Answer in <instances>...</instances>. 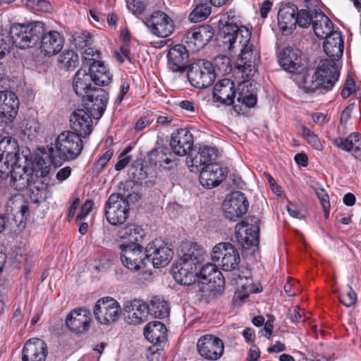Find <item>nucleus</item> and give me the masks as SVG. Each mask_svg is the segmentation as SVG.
Returning a JSON list of instances; mask_svg holds the SVG:
<instances>
[{
	"label": "nucleus",
	"instance_id": "obj_47",
	"mask_svg": "<svg viewBox=\"0 0 361 361\" xmlns=\"http://www.w3.org/2000/svg\"><path fill=\"white\" fill-rule=\"evenodd\" d=\"M211 12L212 8L208 3H199L189 14L188 20L191 23L202 22L209 17Z\"/></svg>",
	"mask_w": 361,
	"mask_h": 361
},
{
	"label": "nucleus",
	"instance_id": "obj_60",
	"mask_svg": "<svg viewBox=\"0 0 361 361\" xmlns=\"http://www.w3.org/2000/svg\"><path fill=\"white\" fill-rule=\"evenodd\" d=\"M129 90H130L129 82H127L126 80L123 81L122 85L120 87L119 94H118V96L116 99V101H115V104L116 105L121 104V103L122 102V101L123 99L124 96L128 92Z\"/></svg>",
	"mask_w": 361,
	"mask_h": 361
},
{
	"label": "nucleus",
	"instance_id": "obj_2",
	"mask_svg": "<svg viewBox=\"0 0 361 361\" xmlns=\"http://www.w3.org/2000/svg\"><path fill=\"white\" fill-rule=\"evenodd\" d=\"M229 33L219 32L218 37L222 41L224 48L231 51L237 47L240 49L238 59L237 68L241 71L244 78L252 77L257 71V64L259 60V54L250 43L252 32L245 26L241 25Z\"/></svg>",
	"mask_w": 361,
	"mask_h": 361
},
{
	"label": "nucleus",
	"instance_id": "obj_26",
	"mask_svg": "<svg viewBox=\"0 0 361 361\" xmlns=\"http://www.w3.org/2000/svg\"><path fill=\"white\" fill-rule=\"evenodd\" d=\"M235 96V85L232 80L224 78L215 84L212 93L214 102H220L223 105L230 106L234 104Z\"/></svg>",
	"mask_w": 361,
	"mask_h": 361
},
{
	"label": "nucleus",
	"instance_id": "obj_8",
	"mask_svg": "<svg viewBox=\"0 0 361 361\" xmlns=\"http://www.w3.org/2000/svg\"><path fill=\"white\" fill-rule=\"evenodd\" d=\"M130 213V205L125 196L119 193L111 194L105 203L104 214L112 226L123 224Z\"/></svg>",
	"mask_w": 361,
	"mask_h": 361
},
{
	"label": "nucleus",
	"instance_id": "obj_20",
	"mask_svg": "<svg viewBox=\"0 0 361 361\" xmlns=\"http://www.w3.org/2000/svg\"><path fill=\"white\" fill-rule=\"evenodd\" d=\"M228 169L219 163H210L204 166L200 174V184L207 188L218 186L227 176Z\"/></svg>",
	"mask_w": 361,
	"mask_h": 361
},
{
	"label": "nucleus",
	"instance_id": "obj_30",
	"mask_svg": "<svg viewBox=\"0 0 361 361\" xmlns=\"http://www.w3.org/2000/svg\"><path fill=\"white\" fill-rule=\"evenodd\" d=\"M19 100L11 91L0 92V118L6 123L11 122L17 115Z\"/></svg>",
	"mask_w": 361,
	"mask_h": 361
},
{
	"label": "nucleus",
	"instance_id": "obj_48",
	"mask_svg": "<svg viewBox=\"0 0 361 361\" xmlns=\"http://www.w3.org/2000/svg\"><path fill=\"white\" fill-rule=\"evenodd\" d=\"M249 87H252L251 82L243 84L241 91L238 94L237 101L247 108H252L256 105L257 97L255 93L249 91Z\"/></svg>",
	"mask_w": 361,
	"mask_h": 361
},
{
	"label": "nucleus",
	"instance_id": "obj_35",
	"mask_svg": "<svg viewBox=\"0 0 361 361\" xmlns=\"http://www.w3.org/2000/svg\"><path fill=\"white\" fill-rule=\"evenodd\" d=\"M89 75L96 85L106 86L112 81V75L101 61L93 60L88 68Z\"/></svg>",
	"mask_w": 361,
	"mask_h": 361
},
{
	"label": "nucleus",
	"instance_id": "obj_10",
	"mask_svg": "<svg viewBox=\"0 0 361 361\" xmlns=\"http://www.w3.org/2000/svg\"><path fill=\"white\" fill-rule=\"evenodd\" d=\"M121 306L112 298H103L94 305L93 313L95 319L101 324L109 325L117 321L121 315Z\"/></svg>",
	"mask_w": 361,
	"mask_h": 361
},
{
	"label": "nucleus",
	"instance_id": "obj_15",
	"mask_svg": "<svg viewBox=\"0 0 361 361\" xmlns=\"http://www.w3.org/2000/svg\"><path fill=\"white\" fill-rule=\"evenodd\" d=\"M183 255L176 264L183 268L197 272L204 259V250L197 243L187 242L182 248Z\"/></svg>",
	"mask_w": 361,
	"mask_h": 361
},
{
	"label": "nucleus",
	"instance_id": "obj_12",
	"mask_svg": "<svg viewBox=\"0 0 361 361\" xmlns=\"http://www.w3.org/2000/svg\"><path fill=\"white\" fill-rule=\"evenodd\" d=\"M147 258L155 268L164 267L171 261L173 250L161 239H155L145 247Z\"/></svg>",
	"mask_w": 361,
	"mask_h": 361
},
{
	"label": "nucleus",
	"instance_id": "obj_63",
	"mask_svg": "<svg viewBox=\"0 0 361 361\" xmlns=\"http://www.w3.org/2000/svg\"><path fill=\"white\" fill-rule=\"evenodd\" d=\"M178 106L189 113H195L197 111V106L192 101L183 100L179 102Z\"/></svg>",
	"mask_w": 361,
	"mask_h": 361
},
{
	"label": "nucleus",
	"instance_id": "obj_27",
	"mask_svg": "<svg viewBox=\"0 0 361 361\" xmlns=\"http://www.w3.org/2000/svg\"><path fill=\"white\" fill-rule=\"evenodd\" d=\"M124 311L128 313L126 322L130 324H140L147 321L149 315L148 303L135 299L124 305Z\"/></svg>",
	"mask_w": 361,
	"mask_h": 361
},
{
	"label": "nucleus",
	"instance_id": "obj_39",
	"mask_svg": "<svg viewBox=\"0 0 361 361\" xmlns=\"http://www.w3.org/2000/svg\"><path fill=\"white\" fill-rule=\"evenodd\" d=\"M91 75L86 70L80 68L74 75L73 81V87L75 94L85 98V96L89 94L94 87H92Z\"/></svg>",
	"mask_w": 361,
	"mask_h": 361
},
{
	"label": "nucleus",
	"instance_id": "obj_9",
	"mask_svg": "<svg viewBox=\"0 0 361 361\" xmlns=\"http://www.w3.org/2000/svg\"><path fill=\"white\" fill-rule=\"evenodd\" d=\"M142 22L152 35L160 38L169 37L175 30L173 19L161 11H154L149 16L145 17Z\"/></svg>",
	"mask_w": 361,
	"mask_h": 361
},
{
	"label": "nucleus",
	"instance_id": "obj_55",
	"mask_svg": "<svg viewBox=\"0 0 361 361\" xmlns=\"http://www.w3.org/2000/svg\"><path fill=\"white\" fill-rule=\"evenodd\" d=\"M74 42L78 49H84L92 44V36L87 32H82L75 35Z\"/></svg>",
	"mask_w": 361,
	"mask_h": 361
},
{
	"label": "nucleus",
	"instance_id": "obj_5",
	"mask_svg": "<svg viewBox=\"0 0 361 361\" xmlns=\"http://www.w3.org/2000/svg\"><path fill=\"white\" fill-rule=\"evenodd\" d=\"M27 162V157L20 154L18 141L12 137H4L0 141V178L9 176V169Z\"/></svg>",
	"mask_w": 361,
	"mask_h": 361
},
{
	"label": "nucleus",
	"instance_id": "obj_42",
	"mask_svg": "<svg viewBox=\"0 0 361 361\" xmlns=\"http://www.w3.org/2000/svg\"><path fill=\"white\" fill-rule=\"evenodd\" d=\"M222 23V27L219 29V32L229 33V30L233 31V29L237 30V27L242 25L240 16L235 9H230L224 13L219 20Z\"/></svg>",
	"mask_w": 361,
	"mask_h": 361
},
{
	"label": "nucleus",
	"instance_id": "obj_50",
	"mask_svg": "<svg viewBox=\"0 0 361 361\" xmlns=\"http://www.w3.org/2000/svg\"><path fill=\"white\" fill-rule=\"evenodd\" d=\"M251 276V272L248 269L245 271L236 270L233 273V280L245 291H252V289L250 288V286L252 284Z\"/></svg>",
	"mask_w": 361,
	"mask_h": 361
},
{
	"label": "nucleus",
	"instance_id": "obj_23",
	"mask_svg": "<svg viewBox=\"0 0 361 361\" xmlns=\"http://www.w3.org/2000/svg\"><path fill=\"white\" fill-rule=\"evenodd\" d=\"M9 171L11 186L16 190L20 191L29 188L35 180L33 170L28 166L27 162L12 166Z\"/></svg>",
	"mask_w": 361,
	"mask_h": 361
},
{
	"label": "nucleus",
	"instance_id": "obj_58",
	"mask_svg": "<svg viewBox=\"0 0 361 361\" xmlns=\"http://www.w3.org/2000/svg\"><path fill=\"white\" fill-rule=\"evenodd\" d=\"M354 88H355L354 80L353 78H351L350 77H348L345 81V83L343 86L341 92L342 97L344 99L348 97L351 94Z\"/></svg>",
	"mask_w": 361,
	"mask_h": 361
},
{
	"label": "nucleus",
	"instance_id": "obj_64",
	"mask_svg": "<svg viewBox=\"0 0 361 361\" xmlns=\"http://www.w3.org/2000/svg\"><path fill=\"white\" fill-rule=\"evenodd\" d=\"M72 172V169L70 166H65L61 169L56 175V178L59 182L61 183L69 178Z\"/></svg>",
	"mask_w": 361,
	"mask_h": 361
},
{
	"label": "nucleus",
	"instance_id": "obj_53",
	"mask_svg": "<svg viewBox=\"0 0 361 361\" xmlns=\"http://www.w3.org/2000/svg\"><path fill=\"white\" fill-rule=\"evenodd\" d=\"M230 243H220L216 245L212 251L211 258L214 262H219L221 261L222 257L227 253L228 245H231Z\"/></svg>",
	"mask_w": 361,
	"mask_h": 361
},
{
	"label": "nucleus",
	"instance_id": "obj_17",
	"mask_svg": "<svg viewBox=\"0 0 361 361\" xmlns=\"http://www.w3.org/2000/svg\"><path fill=\"white\" fill-rule=\"evenodd\" d=\"M280 66L286 71L300 74L305 68L302 51L295 47L288 46L278 55Z\"/></svg>",
	"mask_w": 361,
	"mask_h": 361
},
{
	"label": "nucleus",
	"instance_id": "obj_61",
	"mask_svg": "<svg viewBox=\"0 0 361 361\" xmlns=\"http://www.w3.org/2000/svg\"><path fill=\"white\" fill-rule=\"evenodd\" d=\"M11 49V42L6 41L4 36L0 35V59L10 53Z\"/></svg>",
	"mask_w": 361,
	"mask_h": 361
},
{
	"label": "nucleus",
	"instance_id": "obj_29",
	"mask_svg": "<svg viewBox=\"0 0 361 361\" xmlns=\"http://www.w3.org/2000/svg\"><path fill=\"white\" fill-rule=\"evenodd\" d=\"M117 235L122 240L119 245L135 247L142 245L146 233L141 226L135 224H129L119 229Z\"/></svg>",
	"mask_w": 361,
	"mask_h": 361
},
{
	"label": "nucleus",
	"instance_id": "obj_38",
	"mask_svg": "<svg viewBox=\"0 0 361 361\" xmlns=\"http://www.w3.org/2000/svg\"><path fill=\"white\" fill-rule=\"evenodd\" d=\"M334 144L338 148L346 151H353V156L361 159V135L357 133H351L346 138L337 137Z\"/></svg>",
	"mask_w": 361,
	"mask_h": 361
},
{
	"label": "nucleus",
	"instance_id": "obj_36",
	"mask_svg": "<svg viewBox=\"0 0 361 361\" xmlns=\"http://www.w3.org/2000/svg\"><path fill=\"white\" fill-rule=\"evenodd\" d=\"M147 159L150 165L159 167H165V165H169L176 159L170 148L164 145L149 151Z\"/></svg>",
	"mask_w": 361,
	"mask_h": 361
},
{
	"label": "nucleus",
	"instance_id": "obj_34",
	"mask_svg": "<svg viewBox=\"0 0 361 361\" xmlns=\"http://www.w3.org/2000/svg\"><path fill=\"white\" fill-rule=\"evenodd\" d=\"M173 278L177 283L183 286H192V289L202 293H205L204 287H201L200 283H197V273L182 266L176 264L173 267Z\"/></svg>",
	"mask_w": 361,
	"mask_h": 361
},
{
	"label": "nucleus",
	"instance_id": "obj_32",
	"mask_svg": "<svg viewBox=\"0 0 361 361\" xmlns=\"http://www.w3.org/2000/svg\"><path fill=\"white\" fill-rule=\"evenodd\" d=\"M197 283H200L201 287H204L205 293L212 290L213 285L218 283V286L221 281V273L218 270L216 266L212 263H207L197 270Z\"/></svg>",
	"mask_w": 361,
	"mask_h": 361
},
{
	"label": "nucleus",
	"instance_id": "obj_28",
	"mask_svg": "<svg viewBox=\"0 0 361 361\" xmlns=\"http://www.w3.org/2000/svg\"><path fill=\"white\" fill-rule=\"evenodd\" d=\"M48 353L46 343L33 338L27 341L22 350V361H45Z\"/></svg>",
	"mask_w": 361,
	"mask_h": 361
},
{
	"label": "nucleus",
	"instance_id": "obj_54",
	"mask_svg": "<svg viewBox=\"0 0 361 361\" xmlns=\"http://www.w3.org/2000/svg\"><path fill=\"white\" fill-rule=\"evenodd\" d=\"M27 6L34 12H49L51 5L46 0H27Z\"/></svg>",
	"mask_w": 361,
	"mask_h": 361
},
{
	"label": "nucleus",
	"instance_id": "obj_52",
	"mask_svg": "<svg viewBox=\"0 0 361 361\" xmlns=\"http://www.w3.org/2000/svg\"><path fill=\"white\" fill-rule=\"evenodd\" d=\"M114 154L113 149L107 150L102 157L99 158V159L94 163L93 166V172L97 175L102 173V171L105 169L108 162L112 158Z\"/></svg>",
	"mask_w": 361,
	"mask_h": 361
},
{
	"label": "nucleus",
	"instance_id": "obj_14",
	"mask_svg": "<svg viewBox=\"0 0 361 361\" xmlns=\"http://www.w3.org/2000/svg\"><path fill=\"white\" fill-rule=\"evenodd\" d=\"M197 349L200 355L205 360L215 361L222 357L224 343L220 338L207 334L198 339Z\"/></svg>",
	"mask_w": 361,
	"mask_h": 361
},
{
	"label": "nucleus",
	"instance_id": "obj_19",
	"mask_svg": "<svg viewBox=\"0 0 361 361\" xmlns=\"http://www.w3.org/2000/svg\"><path fill=\"white\" fill-rule=\"evenodd\" d=\"M37 166H41V167L36 171V180L28 188L30 198L34 203H39L47 198V184H44L38 178H45L50 171V165L47 164L42 158L37 162Z\"/></svg>",
	"mask_w": 361,
	"mask_h": 361
},
{
	"label": "nucleus",
	"instance_id": "obj_49",
	"mask_svg": "<svg viewBox=\"0 0 361 361\" xmlns=\"http://www.w3.org/2000/svg\"><path fill=\"white\" fill-rule=\"evenodd\" d=\"M320 10H306L301 9L297 11L296 19L297 25L300 27H308L310 24L313 25L314 20H316V13H319Z\"/></svg>",
	"mask_w": 361,
	"mask_h": 361
},
{
	"label": "nucleus",
	"instance_id": "obj_25",
	"mask_svg": "<svg viewBox=\"0 0 361 361\" xmlns=\"http://www.w3.org/2000/svg\"><path fill=\"white\" fill-rule=\"evenodd\" d=\"M92 116L85 109H76L70 116V126L73 132L86 137L93 130Z\"/></svg>",
	"mask_w": 361,
	"mask_h": 361
},
{
	"label": "nucleus",
	"instance_id": "obj_59",
	"mask_svg": "<svg viewBox=\"0 0 361 361\" xmlns=\"http://www.w3.org/2000/svg\"><path fill=\"white\" fill-rule=\"evenodd\" d=\"M284 290L288 296H294L299 291L298 282L290 280L284 285Z\"/></svg>",
	"mask_w": 361,
	"mask_h": 361
},
{
	"label": "nucleus",
	"instance_id": "obj_6",
	"mask_svg": "<svg viewBox=\"0 0 361 361\" xmlns=\"http://www.w3.org/2000/svg\"><path fill=\"white\" fill-rule=\"evenodd\" d=\"M187 76L193 87L204 89L214 83L216 73L212 62L199 59L190 66Z\"/></svg>",
	"mask_w": 361,
	"mask_h": 361
},
{
	"label": "nucleus",
	"instance_id": "obj_16",
	"mask_svg": "<svg viewBox=\"0 0 361 361\" xmlns=\"http://www.w3.org/2000/svg\"><path fill=\"white\" fill-rule=\"evenodd\" d=\"M85 108L94 119H99L104 114L109 102V92L103 88L94 87L85 96Z\"/></svg>",
	"mask_w": 361,
	"mask_h": 361
},
{
	"label": "nucleus",
	"instance_id": "obj_31",
	"mask_svg": "<svg viewBox=\"0 0 361 361\" xmlns=\"http://www.w3.org/2000/svg\"><path fill=\"white\" fill-rule=\"evenodd\" d=\"M40 49L47 56H54L61 51L64 45L63 35L54 30L45 31L40 37Z\"/></svg>",
	"mask_w": 361,
	"mask_h": 361
},
{
	"label": "nucleus",
	"instance_id": "obj_56",
	"mask_svg": "<svg viewBox=\"0 0 361 361\" xmlns=\"http://www.w3.org/2000/svg\"><path fill=\"white\" fill-rule=\"evenodd\" d=\"M340 301L348 307L355 304L357 295L351 286H348V290L346 293H343L340 295Z\"/></svg>",
	"mask_w": 361,
	"mask_h": 361
},
{
	"label": "nucleus",
	"instance_id": "obj_44",
	"mask_svg": "<svg viewBox=\"0 0 361 361\" xmlns=\"http://www.w3.org/2000/svg\"><path fill=\"white\" fill-rule=\"evenodd\" d=\"M149 314L159 319H164L169 316L170 309L167 302L159 297H154L148 304Z\"/></svg>",
	"mask_w": 361,
	"mask_h": 361
},
{
	"label": "nucleus",
	"instance_id": "obj_37",
	"mask_svg": "<svg viewBox=\"0 0 361 361\" xmlns=\"http://www.w3.org/2000/svg\"><path fill=\"white\" fill-rule=\"evenodd\" d=\"M144 336L150 343L159 344L166 341L167 329L161 322H151L144 328Z\"/></svg>",
	"mask_w": 361,
	"mask_h": 361
},
{
	"label": "nucleus",
	"instance_id": "obj_40",
	"mask_svg": "<svg viewBox=\"0 0 361 361\" xmlns=\"http://www.w3.org/2000/svg\"><path fill=\"white\" fill-rule=\"evenodd\" d=\"M30 214L28 203L23 202L18 207V211L13 215L11 221L8 220V224L11 231L16 233L21 232L26 226V221Z\"/></svg>",
	"mask_w": 361,
	"mask_h": 361
},
{
	"label": "nucleus",
	"instance_id": "obj_24",
	"mask_svg": "<svg viewBox=\"0 0 361 361\" xmlns=\"http://www.w3.org/2000/svg\"><path fill=\"white\" fill-rule=\"evenodd\" d=\"M189 51L183 43L171 47L167 54L169 68L173 72H185L190 66Z\"/></svg>",
	"mask_w": 361,
	"mask_h": 361
},
{
	"label": "nucleus",
	"instance_id": "obj_3",
	"mask_svg": "<svg viewBox=\"0 0 361 361\" xmlns=\"http://www.w3.org/2000/svg\"><path fill=\"white\" fill-rule=\"evenodd\" d=\"M82 137L71 130L61 133L55 140L54 146L51 144L44 150V159H48L49 165L55 167L61 166L63 162L75 160L83 149Z\"/></svg>",
	"mask_w": 361,
	"mask_h": 361
},
{
	"label": "nucleus",
	"instance_id": "obj_4",
	"mask_svg": "<svg viewBox=\"0 0 361 361\" xmlns=\"http://www.w3.org/2000/svg\"><path fill=\"white\" fill-rule=\"evenodd\" d=\"M44 31L45 24L40 21L27 25L14 23L10 27L8 42H11V47L15 46L20 49L30 48L37 44Z\"/></svg>",
	"mask_w": 361,
	"mask_h": 361
},
{
	"label": "nucleus",
	"instance_id": "obj_22",
	"mask_svg": "<svg viewBox=\"0 0 361 361\" xmlns=\"http://www.w3.org/2000/svg\"><path fill=\"white\" fill-rule=\"evenodd\" d=\"M259 219L255 216H249L241 221L240 226L245 228L244 235L238 231L236 233V238L239 243L245 248L255 246L259 242Z\"/></svg>",
	"mask_w": 361,
	"mask_h": 361
},
{
	"label": "nucleus",
	"instance_id": "obj_11",
	"mask_svg": "<svg viewBox=\"0 0 361 361\" xmlns=\"http://www.w3.org/2000/svg\"><path fill=\"white\" fill-rule=\"evenodd\" d=\"M214 30L210 25H204L190 29L182 38L188 49L195 52L204 48L213 38Z\"/></svg>",
	"mask_w": 361,
	"mask_h": 361
},
{
	"label": "nucleus",
	"instance_id": "obj_43",
	"mask_svg": "<svg viewBox=\"0 0 361 361\" xmlns=\"http://www.w3.org/2000/svg\"><path fill=\"white\" fill-rule=\"evenodd\" d=\"M218 156L216 148L204 145L200 147L197 154L192 159V166L197 167L204 165V166L212 161H214Z\"/></svg>",
	"mask_w": 361,
	"mask_h": 361
},
{
	"label": "nucleus",
	"instance_id": "obj_57",
	"mask_svg": "<svg viewBox=\"0 0 361 361\" xmlns=\"http://www.w3.org/2000/svg\"><path fill=\"white\" fill-rule=\"evenodd\" d=\"M94 202L92 200H87L82 204L80 208V212L76 216V221H80L83 219H85L90 212Z\"/></svg>",
	"mask_w": 361,
	"mask_h": 361
},
{
	"label": "nucleus",
	"instance_id": "obj_45",
	"mask_svg": "<svg viewBox=\"0 0 361 361\" xmlns=\"http://www.w3.org/2000/svg\"><path fill=\"white\" fill-rule=\"evenodd\" d=\"M240 261L238 250L233 245H228L227 253L224 254L221 259V269L224 271H234Z\"/></svg>",
	"mask_w": 361,
	"mask_h": 361
},
{
	"label": "nucleus",
	"instance_id": "obj_21",
	"mask_svg": "<svg viewBox=\"0 0 361 361\" xmlns=\"http://www.w3.org/2000/svg\"><path fill=\"white\" fill-rule=\"evenodd\" d=\"M91 322V312L82 307L70 312L66 319V325L72 332L83 334L89 330Z\"/></svg>",
	"mask_w": 361,
	"mask_h": 361
},
{
	"label": "nucleus",
	"instance_id": "obj_1",
	"mask_svg": "<svg viewBox=\"0 0 361 361\" xmlns=\"http://www.w3.org/2000/svg\"><path fill=\"white\" fill-rule=\"evenodd\" d=\"M324 51L330 58L322 59L317 69H310L302 75V84L306 92L319 91L324 94L329 91L338 81L340 72L336 64L343 55L344 42L338 32L329 35L323 44Z\"/></svg>",
	"mask_w": 361,
	"mask_h": 361
},
{
	"label": "nucleus",
	"instance_id": "obj_46",
	"mask_svg": "<svg viewBox=\"0 0 361 361\" xmlns=\"http://www.w3.org/2000/svg\"><path fill=\"white\" fill-rule=\"evenodd\" d=\"M78 64V56L73 50H66L58 58L59 67L67 71H73Z\"/></svg>",
	"mask_w": 361,
	"mask_h": 361
},
{
	"label": "nucleus",
	"instance_id": "obj_41",
	"mask_svg": "<svg viewBox=\"0 0 361 361\" xmlns=\"http://www.w3.org/2000/svg\"><path fill=\"white\" fill-rule=\"evenodd\" d=\"M315 13L316 20L313 24L314 32L318 38H326L335 32L333 30V23L322 11Z\"/></svg>",
	"mask_w": 361,
	"mask_h": 361
},
{
	"label": "nucleus",
	"instance_id": "obj_7",
	"mask_svg": "<svg viewBox=\"0 0 361 361\" xmlns=\"http://www.w3.org/2000/svg\"><path fill=\"white\" fill-rule=\"evenodd\" d=\"M121 260L125 267L131 271H140L142 274L151 271L148 269L149 260L147 258L145 248L142 245L129 247L119 245Z\"/></svg>",
	"mask_w": 361,
	"mask_h": 361
},
{
	"label": "nucleus",
	"instance_id": "obj_13",
	"mask_svg": "<svg viewBox=\"0 0 361 361\" xmlns=\"http://www.w3.org/2000/svg\"><path fill=\"white\" fill-rule=\"evenodd\" d=\"M249 207V202L245 194L240 191L232 192L227 196L223 209L226 219L235 221L245 215Z\"/></svg>",
	"mask_w": 361,
	"mask_h": 361
},
{
	"label": "nucleus",
	"instance_id": "obj_18",
	"mask_svg": "<svg viewBox=\"0 0 361 361\" xmlns=\"http://www.w3.org/2000/svg\"><path fill=\"white\" fill-rule=\"evenodd\" d=\"M194 145V137L188 128H179L173 131L170 137V149L180 157L190 154Z\"/></svg>",
	"mask_w": 361,
	"mask_h": 361
},
{
	"label": "nucleus",
	"instance_id": "obj_62",
	"mask_svg": "<svg viewBox=\"0 0 361 361\" xmlns=\"http://www.w3.org/2000/svg\"><path fill=\"white\" fill-rule=\"evenodd\" d=\"M315 193L317 197L319 199L320 203L322 207H328L329 202V195L324 188L315 189Z\"/></svg>",
	"mask_w": 361,
	"mask_h": 361
},
{
	"label": "nucleus",
	"instance_id": "obj_51",
	"mask_svg": "<svg viewBox=\"0 0 361 361\" xmlns=\"http://www.w3.org/2000/svg\"><path fill=\"white\" fill-rule=\"evenodd\" d=\"M212 64L214 71H217L221 75L228 74L232 70L230 59L224 55L216 56Z\"/></svg>",
	"mask_w": 361,
	"mask_h": 361
},
{
	"label": "nucleus",
	"instance_id": "obj_33",
	"mask_svg": "<svg viewBox=\"0 0 361 361\" xmlns=\"http://www.w3.org/2000/svg\"><path fill=\"white\" fill-rule=\"evenodd\" d=\"M298 7L295 4H287L282 6L278 12V25L284 35L291 34L297 25L296 13Z\"/></svg>",
	"mask_w": 361,
	"mask_h": 361
}]
</instances>
